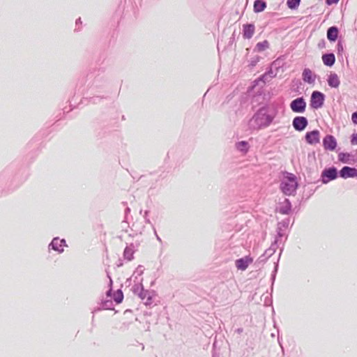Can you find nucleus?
<instances>
[{"label":"nucleus","instance_id":"nucleus-1","mask_svg":"<svg viewBox=\"0 0 357 357\" xmlns=\"http://www.w3.org/2000/svg\"><path fill=\"white\" fill-rule=\"evenodd\" d=\"M273 119L274 116L269 114L268 109L266 107H261L248 121V130L255 131L268 128Z\"/></svg>","mask_w":357,"mask_h":357},{"label":"nucleus","instance_id":"nucleus-2","mask_svg":"<svg viewBox=\"0 0 357 357\" xmlns=\"http://www.w3.org/2000/svg\"><path fill=\"white\" fill-rule=\"evenodd\" d=\"M325 96L320 91L312 92L310 98V106L313 109H319L324 105Z\"/></svg>","mask_w":357,"mask_h":357},{"label":"nucleus","instance_id":"nucleus-30","mask_svg":"<svg viewBox=\"0 0 357 357\" xmlns=\"http://www.w3.org/2000/svg\"><path fill=\"white\" fill-rule=\"evenodd\" d=\"M80 22H81L80 18H79L78 20H76V24H78V23H80Z\"/></svg>","mask_w":357,"mask_h":357},{"label":"nucleus","instance_id":"nucleus-7","mask_svg":"<svg viewBox=\"0 0 357 357\" xmlns=\"http://www.w3.org/2000/svg\"><path fill=\"white\" fill-rule=\"evenodd\" d=\"M323 146L324 149L333 151L337 147V141L335 138L331 135H327L323 139Z\"/></svg>","mask_w":357,"mask_h":357},{"label":"nucleus","instance_id":"nucleus-25","mask_svg":"<svg viewBox=\"0 0 357 357\" xmlns=\"http://www.w3.org/2000/svg\"><path fill=\"white\" fill-rule=\"evenodd\" d=\"M351 120L354 124H357V112H355L352 114Z\"/></svg>","mask_w":357,"mask_h":357},{"label":"nucleus","instance_id":"nucleus-13","mask_svg":"<svg viewBox=\"0 0 357 357\" xmlns=\"http://www.w3.org/2000/svg\"><path fill=\"white\" fill-rule=\"evenodd\" d=\"M255 27L252 24H248L243 25V35L244 38L250 39L255 33Z\"/></svg>","mask_w":357,"mask_h":357},{"label":"nucleus","instance_id":"nucleus-16","mask_svg":"<svg viewBox=\"0 0 357 357\" xmlns=\"http://www.w3.org/2000/svg\"><path fill=\"white\" fill-rule=\"evenodd\" d=\"M235 147L238 151L245 154L250 149V145L246 141H241L236 143Z\"/></svg>","mask_w":357,"mask_h":357},{"label":"nucleus","instance_id":"nucleus-11","mask_svg":"<svg viewBox=\"0 0 357 357\" xmlns=\"http://www.w3.org/2000/svg\"><path fill=\"white\" fill-rule=\"evenodd\" d=\"M252 262V259L249 257H245L243 258H241L237 259L235 262L236 266L238 270L245 271Z\"/></svg>","mask_w":357,"mask_h":357},{"label":"nucleus","instance_id":"nucleus-17","mask_svg":"<svg viewBox=\"0 0 357 357\" xmlns=\"http://www.w3.org/2000/svg\"><path fill=\"white\" fill-rule=\"evenodd\" d=\"M338 36V29L336 26H331L327 31V38L330 41H335Z\"/></svg>","mask_w":357,"mask_h":357},{"label":"nucleus","instance_id":"nucleus-4","mask_svg":"<svg viewBox=\"0 0 357 357\" xmlns=\"http://www.w3.org/2000/svg\"><path fill=\"white\" fill-rule=\"evenodd\" d=\"M296 180H284L281 183V190L287 195H293L297 188Z\"/></svg>","mask_w":357,"mask_h":357},{"label":"nucleus","instance_id":"nucleus-6","mask_svg":"<svg viewBox=\"0 0 357 357\" xmlns=\"http://www.w3.org/2000/svg\"><path fill=\"white\" fill-rule=\"evenodd\" d=\"M291 206L289 199L283 197L282 199H280L276 208V211L281 214H289L291 211Z\"/></svg>","mask_w":357,"mask_h":357},{"label":"nucleus","instance_id":"nucleus-3","mask_svg":"<svg viewBox=\"0 0 357 357\" xmlns=\"http://www.w3.org/2000/svg\"><path fill=\"white\" fill-rule=\"evenodd\" d=\"M290 108L295 113H303L306 109V102L303 97L297 98L290 103Z\"/></svg>","mask_w":357,"mask_h":357},{"label":"nucleus","instance_id":"nucleus-12","mask_svg":"<svg viewBox=\"0 0 357 357\" xmlns=\"http://www.w3.org/2000/svg\"><path fill=\"white\" fill-rule=\"evenodd\" d=\"M337 170L334 167L325 169L321 173V178H337Z\"/></svg>","mask_w":357,"mask_h":357},{"label":"nucleus","instance_id":"nucleus-22","mask_svg":"<svg viewBox=\"0 0 357 357\" xmlns=\"http://www.w3.org/2000/svg\"><path fill=\"white\" fill-rule=\"evenodd\" d=\"M301 0H287V6L291 9L296 8L300 3Z\"/></svg>","mask_w":357,"mask_h":357},{"label":"nucleus","instance_id":"nucleus-21","mask_svg":"<svg viewBox=\"0 0 357 357\" xmlns=\"http://www.w3.org/2000/svg\"><path fill=\"white\" fill-rule=\"evenodd\" d=\"M123 299V294L121 290H118L114 294V300L115 301V302L116 303H121Z\"/></svg>","mask_w":357,"mask_h":357},{"label":"nucleus","instance_id":"nucleus-23","mask_svg":"<svg viewBox=\"0 0 357 357\" xmlns=\"http://www.w3.org/2000/svg\"><path fill=\"white\" fill-rule=\"evenodd\" d=\"M349 154L345 153H340L338 155V159L340 161L347 162L349 160Z\"/></svg>","mask_w":357,"mask_h":357},{"label":"nucleus","instance_id":"nucleus-18","mask_svg":"<svg viewBox=\"0 0 357 357\" xmlns=\"http://www.w3.org/2000/svg\"><path fill=\"white\" fill-rule=\"evenodd\" d=\"M328 84L331 87H338L340 85V80L338 76L335 73L331 74L328 79Z\"/></svg>","mask_w":357,"mask_h":357},{"label":"nucleus","instance_id":"nucleus-15","mask_svg":"<svg viewBox=\"0 0 357 357\" xmlns=\"http://www.w3.org/2000/svg\"><path fill=\"white\" fill-rule=\"evenodd\" d=\"M322 61L324 65L327 66H332L335 61V57L334 54L328 53L323 54Z\"/></svg>","mask_w":357,"mask_h":357},{"label":"nucleus","instance_id":"nucleus-19","mask_svg":"<svg viewBox=\"0 0 357 357\" xmlns=\"http://www.w3.org/2000/svg\"><path fill=\"white\" fill-rule=\"evenodd\" d=\"M266 7V3L265 1L261 0H256L254 2V11L255 13L262 12Z\"/></svg>","mask_w":357,"mask_h":357},{"label":"nucleus","instance_id":"nucleus-26","mask_svg":"<svg viewBox=\"0 0 357 357\" xmlns=\"http://www.w3.org/2000/svg\"><path fill=\"white\" fill-rule=\"evenodd\" d=\"M351 142L352 144H357V133L356 134H353Z\"/></svg>","mask_w":357,"mask_h":357},{"label":"nucleus","instance_id":"nucleus-5","mask_svg":"<svg viewBox=\"0 0 357 357\" xmlns=\"http://www.w3.org/2000/svg\"><path fill=\"white\" fill-rule=\"evenodd\" d=\"M307 125L308 121L305 116H296L292 121L294 128L298 132L304 130Z\"/></svg>","mask_w":357,"mask_h":357},{"label":"nucleus","instance_id":"nucleus-14","mask_svg":"<svg viewBox=\"0 0 357 357\" xmlns=\"http://www.w3.org/2000/svg\"><path fill=\"white\" fill-rule=\"evenodd\" d=\"M64 243H65L64 240H61L59 238H55L52 240L50 246H51L53 250L61 252L63 250V244Z\"/></svg>","mask_w":357,"mask_h":357},{"label":"nucleus","instance_id":"nucleus-10","mask_svg":"<svg viewBox=\"0 0 357 357\" xmlns=\"http://www.w3.org/2000/svg\"><path fill=\"white\" fill-rule=\"evenodd\" d=\"M305 140L310 144L319 142V132L317 130L308 132L305 134Z\"/></svg>","mask_w":357,"mask_h":357},{"label":"nucleus","instance_id":"nucleus-29","mask_svg":"<svg viewBox=\"0 0 357 357\" xmlns=\"http://www.w3.org/2000/svg\"><path fill=\"white\" fill-rule=\"evenodd\" d=\"M284 178H291V179H293V178H296V177H295L294 176H286Z\"/></svg>","mask_w":357,"mask_h":357},{"label":"nucleus","instance_id":"nucleus-9","mask_svg":"<svg viewBox=\"0 0 357 357\" xmlns=\"http://www.w3.org/2000/svg\"><path fill=\"white\" fill-rule=\"evenodd\" d=\"M316 75L309 68H305L302 73L303 80L310 84L314 83L316 79Z\"/></svg>","mask_w":357,"mask_h":357},{"label":"nucleus","instance_id":"nucleus-27","mask_svg":"<svg viewBox=\"0 0 357 357\" xmlns=\"http://www.w3.org/2000/svg\"><path fill=\"white\" fill-rule=\"evenodd\" d=\"M266 73H268V77H269V78H272V77H274L275 76V74L273 73V71L271 69H270Z\"/></svg>","mask_w":357,"mask_h":357},{"label":"nucleus","instance_id":"nucleus-20","mask_svg":"<svg viewBox=\"0 0 357 357\" xmlns=\"http://www.w3.org/2000/svg\"><path fill=\"white\" fill-rule=\"evenodd\" d=\"M269 47V43L267 40H264L262 42L258 43L256 45V49L258 52H262L265 50L268 49Z\"/></svg>","mask_w":357,"mask_h":357},{"label":"nucleus","instance_id":"nucleus-8","mask_svg":"<svg viewBox=\"0 0 357 357\" xmlns=\"http://www.w3.org/2000/svg\"><path fill=\"white\" fill-rule=\"evenodd\" d=\"M340 176L344 178L357 177V169L345 166L340 170Z\"/></svg>","mask_w":357,"mask_h":357},{"label":"nucleus","instance_id":"nucleus-31","mask_svg":"<svg viewBox=\"0 0 357 357\" xmlns=\"http://www.w3.org/2000/svg\"><path fill=\"white\" fill-rule=\"evenodd\" d=\"M329 180H324V183H326Z\"/></svg>","mask_w":357,"mask_h":357},{"label":"nucleus","instance_id":"nucleus-24","mask_svg":"<svg viewBox=\"0 0 357 357\" xmlns=\"http://www.w3.org/2000/svg\"><path fill=\"white\" fill-rule=\"evenodd\" d=\"M269 77H268V73H264V75H262L258 80H256L255 82H259V81H261L263 82L264 83H265L266 81H268V79Z\"/></svg>","mask_w":357,"mask_h":357},{"label":"nucleus","instance_id":"nucleus-28","mask_svg":"<svg viewBox=\"0 0 357 357\" xmlns=\"http://www.w3.org/2000/svg\"><path fill=\"white\" fill-rule=\"evenodd\" d=\"M339 0H326V3L328 4V5H331V4H333V3H336L338 2Z\"/></svg>","mask_w":357,"mask_h":357}]
</instances>
